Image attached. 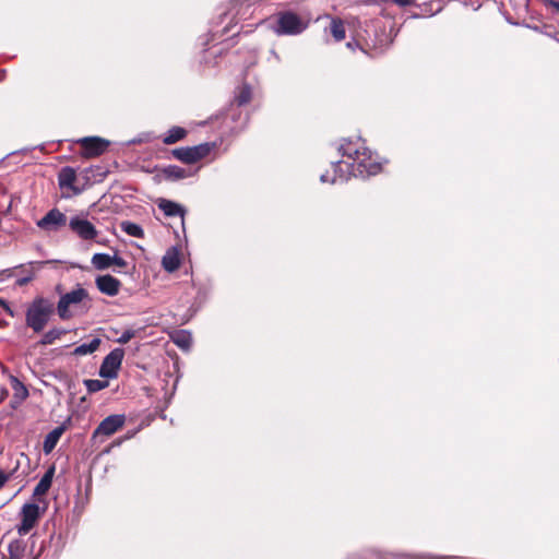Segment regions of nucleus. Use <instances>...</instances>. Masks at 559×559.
Masks as SVG:
<instances>
[{"mask_svg":"<svg viewBox=\"0 0 559 559\" xmlns=\"http://www.w3.org/2000/svg\"><path fill=\"white\" fill-rule=\"evenodd\" d=\"M120 228L127 235L135 237V238H142L144 236L143 228L139 224L130 222V221L121 222Z\"/></svg>","mask_w":559,"mask_h":559,"instance_id":"obj_23","label":"nucleus"},{"mask_svg":"<svg viewBox=\"0 0 559 559\" xmlns=\"http://www.w3.org/2000/svg\"><path fill=\"white\" fill-rule=\"evenodd\" d=\"M271 53L274 56V58H275L276 60H280V57H278V55L275 52V50H272V51H271Z\"/></svg>","mask_w":559,"mask_h":559,"instance_id":"obj_37","label":"nucleus"},{"mask_svg":"<svg viewBox=\"0 0 559 559\" xmlns=\"http://www.w3.org/2000/svg\"><path fill=\"white\" fill-rule=\"evenodd\" d=\"M158 207L164 212V214L166 216H170V217H174V216H183L185 214V209L174 202V201H170V200H166V199H162L159 204H158Z\"/></svg>","mask_w":559,"mask_h":559,"instance_id":"obj_18","label":"nucleus"},{"mask_svg":"<svg viewBox=\"0 0 559 559\" xmlns=\"http://www.w3.org/2000/svg\"><path fill=\"white\" fill-rule=\"evenodd\" d=\"M135 335V331L133 330H126L122 332V334L117 338V342L119 344H127L131 338H133Z\"/></svg>","mask_w":559,"mask_h":559,"instance_id":"obj_31","label":"nucleus"},{"mask_svg":"<svg viewBox=\"0 0 559 559\" xmlns=\"http://www.w3.org/2000/svg\"><path fill=\"white\" fill-rule=\"evenodd\" d=\"M187 130L182 127H173L163 136V143L166 145L175 144L187 136Z\"/></svg>","mask_w":559,"mask_h":559,"instance_id":"obj_19","label":"nucleus"},{"mask_svg":"<svg viewBox=\"0 0 559 559\" xmlns=\"http://www.w3.org/2000/svg\"><path fill=\"white\" fill-rule=\"evenodd\" d=\"M174 343L181 349H189L192 344L191 334L182 331L174 337Z\"/></svg>","mask_w":559,"mask_h":559,"instance_id":"obj_28","label":"nucleus"},{"mask_svg":"<svg viewBox=\"0 0 559 559\" xmlns=\"http://www.w3.org/2000/svg\"><path fill=\"white\" fill-rule=\"evenodd\" d=\"M343 159L332 162V173L326 170L320 176L323 183H344L350 177L366 179L376 176L382 170V164L373 153L365 146L360 138L356 140L344 139L338 146Z\"/></svg>","mask_w":559,"mask_h":559,"instance_id":"obj_1","label":"nucleus"},{"mask_svg":"<svg viewBox=\"0 0 559 559\" xmlns=\"http://www.w3.org/2000/svg\"><path fill=\"white\" fill-rule=\"evenodd\" d=\"M162 266L165 271L173 273L180 266L179 252L176 248H171L166 251L162 258Z\"/></svg>","mask_w":559,"mask_h":559,"instance_id":"obj_15","label":"nucleus"},{"mask_svg":"<svg viewBox=\"0 0 559 559\" xmlns=\"http://www.w3.org/2000/svg\"><path fill=\"white\" fill-rule=\"evenodd\" d=\"M4 74H5V73H4V71H1V73H0V80H2V79L4 78Z\"/></svg>","mask_w":559,"mask_h":559,"instance_id":"obj_38","label":"nucleus"},{"mask_svg":"<svg viewBox=\"0 0 559 559\" xmlns=\"http://www.w3.org/2000/svg\"><path fill=\"white\" fill-rule=\"evenodd\" d=\"M44 511L45 509H40L36 503H25L21 510V523L17 526L19 535L24 536L28 534Z\"/></svg>","mask_w":559,"mask_h":559,"instance_id":"obj_6","label":"nucleus"},{"mask_svg":"<svg viewBox=\"0 0 559 559\" xmlns=\"http://www.w3.org/2000/svg\"><path fill=\"white\" fill-rule=\"evenodd\" d=\"M46 262H29L28 263V266L31 267L29 270H25V265L24 264H21L19 265L17 267L19 269H22L23 272H25V275L17 278L15 281V284L20 287L26 285L27 283H29L33 278H34V270H33V266L34 265H37V266H41L43 264H45Z\"/></svg>","mask_w":559,"mask_h":559,"instance_id":"obj_25","label":"nucleus"},{"mask_svg":"<svg viewBox=\"0 0 559 559\" xmlns=\"http://www.w3.org/2000/svg\"><path fill=\"white\" fill-rule=\"evenodd\" d=\"M67 216L58 209L48 211L38 222L37 227L45 231H57L67 225Z\"/></svg>","mask_w":559,"mask_h":559,"instance_id":"obj_9","label":"nucleus"},{"mask_svg":"<svg viewBox=\"0 0 559 559\" xmlns=\"http://www.w3.org/2000/svg\"><path fill=\"white\" fill-rule=\"evenodd\" d=\"M354 45H358V44L356 41H348L347 43V47L350 48V49H353Z\"/></svg>","mask_w":559,"mask_h":559,"instance_id":"obj_36","label":"nucleus"},{"mask_svg":"<svg viewBox=\"0 0 559 559\" xmlns=\"http://www.w3.org/2000/svg\"><path fill=\"white\" fill-rule=\"evenodd\" d=\"M215 146V143L205 142L194 146L177 147L171 151V155L185 164H194L206 157Z\"/></svg>","mask_w":559,"mask_h":559,"instance_id":"obj_4","label":"nucleus"},{"mask_svg":"<svg viewBox=\"0 0 559 559\" xmlns=\"http://www.w3.org/2000/svg\"><path fill=\"white\" fill-rule=\"evenodd\" d=\"M11 385L14 391V397L23 401L28 396L26 386L15 377L11 378Z\"/></svg>","mask_w":559,"mask_h":559,"instance_id":"obj_27","label":"nucleus"},{"mask_svg":"<svg viewBox=\"0 0 559 559\" xmlns=\"http://www.w3.org/2000/svg\"><path fill=\"white\" fill-rule=\"evenodd\" d=\"M84 385L86 386V390L88 393H96L98 391L104 390L108 386L107 381H102L97 379H86L84 380Z\"/></svg>","mask_w":559,"mask_h":559,"instance_id":"obj_29","label":"nucleus"},{"mask_svg":"<svg viewBox=\"0 0 559 559\" xmlns=\"http://www.w3.org/2000/svg\"><path fill=\"white\" fill-rule=\"evenodd\" d=\"M66 333H67V330H64V329H58V328L50 329L49 331H47L46 333L43 334V336L39 341V344L44 345V346L51 345L55 343V341L60 338Z\"/></svg>","mask_w":559,"mask_h":559,"instance_id":"obj_24","label":"nucleus"},{"mask_svg":"<svg viewBox=\"0 0 559 559\" xmlns=\"http://www.w3.org/2000/svg\"><path fill=\"white\" fill-rule=\"evenodd\" d=\"M55 474V467H49L46 473L43 475L40 480L37 483V485L34 488L33 495L34 496H43L45 495L52 484V478Z\"/></svg>","mask_w":559,"mask_h":559,"instance_id":"obj_17","label":"nucleus"},{"mask_svg":"<svg viewBox=\"0 0 559 559\" xmlns=\"http://www.w3.org/2000/svg\"><path fill=\"white\" fill-rule=\"evenodd\" d=\"M126 416L122 414H115L104 418L93 432L92 438L96 440L99 437H110L123 427Z\"/></svg>","mask_w":559,"mask_h":559,"instance_id":"obj_8","label":"nucleus"},{"mask_svg":"<svg viewBox=\"0 0 559 559\" xmlns=\"http://www.w3.org/2000/svg\"><path fill=\"white\" fill-rule=\"evenodd\" d=\"M92 264L97 270H106L111 266V255L108 253H95L92 257Z\"/></svg>","mask_w":559,"mask_h":559,"instance_id":"obj_26","label":"nucleus"},{"mask_svg":"<svg viewBox=\"0 0 559 559\" xmlns=\"http://www.w3.org/2000/svg\"><path fill=\"white\" fill-rule=\"evenodd\" d=\"M87 297V292L83 287H76L75 289L62 295L57 305L58 316L62 320H68L72 317L69 311L70 306L78 305Z\"/></svg>","mask_w":559,"mask_h":559,"instance_id":"obj_7","label":"nucleus"},{"mask_svg":"<svg viewBox=\"0 0 559 559\" xmlns=\"http://www.w3.org/2000/svg\"><path fill=\"white\" fill-rule=\"evenodd\" d=\"M95 283L100 293L110 297L118 295L121 286L120 281L109 274L97 276Z\"/></svg>","mask_w":559,"mask_h":559,"instance_id":"obj_12","label":"nucleus"},{"mask_svg":"<svg viewBox=\"0 0 559 559\" xmlns=\"http://www.w3.org/2000/svg\"><path fill=\"white\" fill-rule=\"evenodd\" d=\"M9 558L8 559H20L22 549L17 542L10 543L8 546Z\"/></svg>","mask_w":559,"mask_h":559,"instance_id":"obj_30","label":"nucleus"},{"mask_svg":"<svg viewBox=\"0 0 559 559\" xmlns=\"http://www.w3.org/2000/svg\"><path fill=\"white\" fill-rule=\"evenodd\" d=\"M75 180V170L69 166L63 167L58 175V183L60 189H69L73 194L78 195L82 192V189L74 185Z\"/></svg>","mask_w":559,"mask_h":559,"instance_id":"obj_13","label":"nucleus"},{"mask_svg":"<svg viewBox=\"0 0 559 559\" xmlns=\"http://www.w3.org/2000/svg\"><path fill=\"white\" fill-rule=\"evenodd\" d=\"M392 1L402 7L409 5L415 2V0H392Z\"/></svg>","mask_w":559,"mask_h":559,"instance_id":"obj_34","label":"nucleus"},{"mask_svg":"<svg viewBox=\"0 0 559 559\" xmlns=\"http://www.w3.org/2000/svg\"><path fill=\"white\" fill-rule=\"evenodd\" d=\"M70 229L83 240H92L97 236L95 226L81 216H73L69 221Z\"/></svg>","mask_w":559,"mask_h":559,"instance_id":"obj_11","label":"nucleus"},{"mask_svg":"<svg viewBox=\"0 0 559 559\" xmlns=\"http://www.w3.org/2000/svg\"><path fill=\"white\" fill-rule=\"evenodd\" d=\"M10 474L0 469V488H2L5 483L9 480Z\"/></svg>","mask_w":559,"mask_h":559,"instance_id":"obj_33","label":"nucleus"},{"mask_svg":"<svg viewBox=\"0 0 559 559\" xmlns=\"http://www.w3.org/2000/svg\"><path fill=\"white\" fill-rule=\"evenodd\" d=\"M251 97H252V91H251L250 85L242 84L236 91L235 102L237 103L238 106H243L250 102Z\"/></svg>","mask_w":559,"mask_h":559,"instance_id":"obj_22","label":"nucleus"},{"mask_svg":"<svg viewBox=\"0 0 559 559\" xmlns=\"http://www.w3.org/2000/svg\"><path fill=\"white\" fill-rule=\"evenodd\" d=\"M83 148V156L96 157L102 155L109 146V141L99 136H86L78 141Z\"/></svg>","mask_w":559,"mask_h":559,"instance_id":"obj_10","label":"nucleus"},{"mask_svg":"<svg viewBox=\"0 0 559 559\" xmlns=\"http://www.w3.org/2000/svg\"><path fill=\"white\" fill-rule=\"evenodd\" d=\"M102 343L99 337H93L88 343L76 346L73 350L74 356H86L96 352Z\"/></svg>","mask_w":559,"mask_h":559,"instance_id":"obj_20","label":"nucleus"},{"mask_svg":"<svg viewBox=\"0 0 559 559\" xmlns=\"http://www.w3.org/2000/svg\"><path fill=\"white\" fill-rule=\"evenodd\" d=\"M115 264L119 267H124L127 265V262L121 257L115 254L111 257V265Z\"/></svg>","mask_w":559,"mask_h":559,"instance_id":"obj_32","label":"nucleus"},{"mask_svg":"<svg viewBox=\"0 0 559 559\" xmlns=\"http://www.w3.org/2000/svg\"><path fill=\"white\" fill-rule=\"evenodd\" d=\"M55 311L53 302L45 297L38 296L28 304L25 312V324L35 333L44 331Z\"/></svg>","mask_w":559,"mask_h":559,"instance_id":"obj_2","label":"nucleus"},{"mask_svg":"<svg viewBox=\"0 0 559 559\" xmlns=\"http://www.w3.org/2000/svg\"><path fill=\"white\" fill-rule=\"evenodd\" d=\"M329 31L336 41H341L345 38V26L341 19H331Z\"/></svg>","mask_w":559,"mask_h":559,"instance_id":"obj_21","label":"nucleus"},{"mask_svg":"<svg viewBox=\"0 0 559 559\" xmlns=\"http://www.w3.org/2000/svg\"><path fill=\"white\" fill-rule=\"evenodd\" d=\"M163 178L167 181H179L197 174V170L182 168L177 165H168L160 170Z\"/></svg>","mask_w":559,"mask_h":559,"instance_id":"obj_14","label":"nucleus"},{"mask_svg":"<svg viewBox=\"0 0 559 559\" xmlns=\"http://www.w3.org/2000/svg\"><path fill=\"white\" fill-rule=\"evenodd\" d=\"M307 27V22L302 21L296 13L287 11L278 13L273 31L280 36H296L305 32Z\"/></svg>","mask_w":559,"mask_h":559,"instance_id":"obj_3","label":"nucleus"},{"mask_svg":"<svg viewBox=\"0 0 559 559\" xmlns=\"http://www.w3.org/2000/svg\"><path fill=\"white\" fill-rule=\"evenodd\" d=\"M63 431H64V428L62 426H59L46 435L44 442H43V451L46 454H49L55 449V447L57 445Z\"/></svg>","mask_w":559,"mask_h":559,"instance_id":"obj_16","label":"nucleus"},{"mask_svg":"<svg viewBox=\"0 0 559 559\" xmlns=\"http://www.w3.org/2000/svg\"><path fill=\"white\" fill-rule=\"evenodd\" d=\"M549 3L554 9L557 10V12H559V1L550 0Z\"/></svg>","mask_w":559,"mask_h":559,"instance_id":"obj_35","label":"nucleus"},{"mask_svg":"<svg viewBox=\"0 0 559 559\" xmlns=\"http://www.w3.org/2000/svg\"><path fill=\"white\" fill-rule=\"evenodd\" d=\"M0 305L7 306L5 301H3L2 299H0Z\"/></svg>","mask_w":559,"mask_h":559,"instance_id":"obj_39","label":"nucleus"},{"mask_svg":"<svg viewBox=\"0 0 559 559\" xmlns=\"http://www.w3.org/2000/svg\"><path fill=\"white\" fill-rule=\"evenodd\" d=\"M124 357L123 348L112 349L103 360L98 374L105 379H115L118 376V371L121 367Z\"/></svg>","mask_w":559,"mask_h":559,"instance_id":"obj_5","label":"nucleus"}]
</instances>
